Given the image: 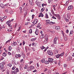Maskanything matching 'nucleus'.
<instances>
[{
  "label": "nucleus",
  "mask_w": 74,
  "mask_h": 74,
  "mask_svg": "<svg viewBox=\"0 0 74 74\" xmlns=\"http://www.w3.org/2000/svg\"><path fill=\"white\" fill-rule=\"evenodd\" d=\"M19 69L18 68H16L15 70L14 71H11V73H12L13 74H16L17 72H19Z\"/></svg>",
  "instance_id": "nucleus-1"
},
{
  "label": "nucleus",
  "mask_w": 74,
  "mask_h": 74,
  "mask_svg": "<svg viewBox=\"0 0 74 74\" xmlns=\"http://www.w3.org/2000/svg\"><path fill=\"white\" fill-rule=\"evenodd\" d=\"M47 53L49 55H50V56L53 55V52L51 50H48L47 51Z\"/></svg>",
  "instance_id": "nucleus-2"
},
{
  "label": "nucleus",
  "mask_w": 74,
  "mask_h": 74,
  "mask_svg": "<svg viewBox=\"0 0 74 74\" xmlns=\"http://www.w3.org/2000/svg\"><path fill=\"white\" fill-rule=\"evenodd\" d=\"M54 16H56V17H57L58 18L59 20H60V15L58 14H55L54 15Z\"/></svg>",
  "instance_id": "nucleus-3"
},
{
  "label": "nucleus",
  "mask_w": 74,
  "mask_h": 74,
  "mask_svg": "<svg viewBox=\"0 0 74 74\" xmlns=\"http://www.w3.org/2000/svg\"><path fill=\"white\" fill-rule=\"evenodd\" d=\"M73 8V5H70L69 6L68 8V10H72Z\"/></svg>",
  "instance_id": "nucleus-4"
},
{
  "label": "nucleus",
  "mask_w": 74,
  "mask_h": 74,
  "mask_svg": "<svg viewBox=\"0 0 74 74\" xmlns=\"http://www.w3.org/2000/svg\"><path fill=\"white\" fill-rule=\"evenodd\" d=\"M29 3L31 5H34V3H33V1L32 0H29Z\"/></svg>",
  "instance_id": "nucleus-5"
},
{
  "label": "nucleus",
  "mask_w": 74,
  "mask_h": 74,
  "mask_svg": "<svg viewBox=\"0 0 74 74\" xmlns=\"http://www.w3.org/2000/svg\"><path fill=\"white\" fill-rule=\"evenodd\" d=\"M4 68V65H3L2 63L0 64V68L1 70H2Z\"/></svg>",
  "instance_id": "nucleus-6"
},
{
  "label": "nucleus",
  "mask_w": 74,
  "mask_h": 74,
  "mask_svg": "<svg viewBox=\"0 0 74 74\" xmlns=\"http://www.w3.org/2000/svg\"><path fill=\"white\" fill-rule=\"evenodd\" d=\"M39 33V31L38 29H36V31L35 32V34L36 35H38Z\"/></svg>",
  "instance_id": "nucleus-7"
},
{
  "label": "nucleus",
  "mask_w": 74,
  "mask_h": 74,
  "mask_svg": "<svg viewBox=\"0 0 74 74\" xmlns=\"http://www.w3.org/2000/svg\"><path fill=\"white\" fill-rule=\"evenodd\" d=\"M57 41V38L56 37H55L54 40L53 42L55 44H57V42H56V41Z\"/></svg>",
  "instance_id": "nucleus-8"
},
{
  "label": "nucleus",
  "mask_w": 74,
  "mask_h": 74,
  "mask_svg": "<svg viewBox=\"0 0 74 74\" xmlns=\"http://www.w3.org/2000/svg\"><path fill=\"white\" fill-rule=\"evenodd\" d=\"M38 21V20H37V19H35L34 20V22H33V23L34 24V25H35V24H36V23H37Z\"/></svg>",
  "instance_id": "nucleus-9"
},
{
  "label": "nucleus",
  "mask_w": 74,
  "mask_h": 74,
  "mask_svg": "<svg viewBox=\"0 0 74 74\" xmlns=\"http://www.w3.org/2000/svg\"><path fill=\"white\" fill-rule=\"evenodd\" d=\"M29 70H33L34 69V66H31L29 67Z\"/></svg>",
  "instance_id": "nucleus-10"
},
{
  "label": "nucleus",
  "mask_w": 74,
  "mask_h": 74,
  "mask_svg": "<svg viewBox=\"0 0 74 74\" xmlns=\"http://www.w3.org/2000/svg\"><path fill=\"white\" fill-rule=\"evenodd\" d=\"M48 60V61L49 62H53V58H49Z\"/></svg>",
  "instance_id": "nucleus-11"
},
{
  "label": "nucleus",
  "mask_w": 74,
  "mask_h": 74,
  "mask_svg": "<svg viewBox=\"0 0 74 74\" xmlns=\"http://www.w3.org/2000/svg\"><path fill=\"white\" fill-rule=\"evenodd\" d=\"M43 17L44 16V15L42 14V13H40L39 14V15L38 16V17Z\"/></svg>",
  "instance_id": "nucleus-12"
},
{
  "label": "nucleus",
  "mask_w": 74,
  "mask_h": 74,
  "mask_svg": "<svg viewBox=\"0 0 74 74\" xmlns=\"http://www.w3.org/2000/svg\"><path fill=\"white\" fill-rule=\"evenodd\" d=\"M60 54H58L56 55V57L57 59H58V58H60Z\"/></svg>",
  "instance_id": "nucleus-13"
},
{
  "label": "nucleus",
  "mask_w": 74,
  "mask_h": 74,
  "mask_svg": "<svg viewBox=\"0 0 74 74\" xmlns=\"http://www.w3.org/2000/svg\"><path fill=\"white\" fill-rule=\"evenodd\" d=\"M55 29L56 30H59L60 29V28L59 26H56L55 27Z\"/></svg>",
  "instance_id": "nucleus-14"
},
{
  "label": "nucleus",
  "mask_w": 74,
  "mask_h": 74,
  "mask_svg": "<svg viewBox=\"0 0 74 74\" xmlns=\"http://www.w3.org/2000/svg\"><path fill=\"white\" fill-rule=\"evenodd\" d=\"M6 24L8 25L9 27H10V20L6 22Z\"/></svg>",
  "instance_id": "nucleus-15"
},
{
  "label": "nucleus",
  "mask_w": 74,
  "mask_h": 74,
  "mask_svg": "<svg viewBox=\"0 0 74 74\" xmlns=\"http://www.w3.org/2000/svg\"><path fill=\"white\" fill-rule=\"evenodd\" d=\"M36 39H37L36 38L31 39V41H35L36 40Z\"/></svg>",
  "instance_id": "nucleus-16"
},
{
  "label": "nucleus",
  "mask_w": 74,
  "mask_h": 74,
  "mask_svg": "<svg viewBox=\"0 0 74 74\" xmlns=\"http://www.w3.org/2000/svg\"><path fill=\"white\" fill-rule=\"evenodd\" d=\"M17 51L18 52H20V49L19 47H17Z\"/></svg>",
  "instance_id": "nucleus-17"
},
{
  "label": "nucleus",
  "mask_w": 74,
  "mask_h": 74,
  "mask_svg": "<svg viewBox=\"0 0 74 74\" xmlns=\"http://www.w3.org/2000/svg\"><path fill=\"white\" fill-rule=\"evenodd\" d=\"M64 52H63L62 53L60 54V56H63L64 55Z\"/></svg>",
  "instance_id": "nucleus-18"
},
{
  "label": "nucleus",
  "mask_w": 74,
  "mask_h": 74,
  "mask_svg": "<svg viewBox=\"0 0 74 74\" xmlns=\"http://www.w3.org/2000/svg\"><path fill=\"white\" fill-rule=\"evenodd\" d=\"M45 18H47V19H48V18H49V16H48V15L47 14V13L45 14Z\"/></svg>",
  "instance_id": "nucleus-19"
},
{
  "label": "nucleus",
  "mask_w": 74,
  "mask_h": 74,
  "mask_svg": "<svg viewBox=\"0 0 74 74\" xmlns=\"http://www.w3.org/2000/svg\"><path fill=\"white\" fill-rule=\"evenodd\" d=\"M64 66L65 69H66V68H67V65L66 64H64Z\"/></svg>",
  "instance_id": "nucleus-20"
},
{
  "label": "nucleus",
  "mask_w": 74,
  "mask_h": 74,
  "mask_svg": "<svg viewBox=\"0 0 74 74\" xmlns=\"http://www.w3.org/2000/svg\"><path fill=\"white\" fill-rule=\"evenodd\" d=\"M40 48H41V49L42 50V49H45V47H44L43 46H42L41 47H40Z\"/></svg>",
  "instance_id": "nucleus-21"
},
{
  "label": "nucleus",
  "mask_w": 74,
  "mask_h": 74,
  "mask_svg": "<svg viewBox=\"0 0 74 74\" xmlns=\"http://www.w3.org/2000/svg\"><path fill=\"white\" fill-rule=\"evenodd\" d=\"M13 44L14 45H17V43H16V42L14 41Z\"/></svg>",
  "instance_id": "nucleus-22"
},
{
  "label": "nucleus",
  "mask_w": 74,
  "mask_h": 74,
  "mask_svg": "<svg viewBox=\"0 0 74 74\" xmlns=\"http://www.w3.org/2000/svg\"><path fill=\"white\" fill-rule=\"evenodd\" d=\"M6 71V74H10V70L7 69Z\"/></svg>",
  "instance_id": "nucleus-23"
},
{
  "label": "nucleus",
  "mask_w": 74,
  "mask_h": 74,
  "mask_svg": "<svg viewBox=\"0 0 74 74\" xmlns=\"http://www.w3.org/2000/svg\"><path fill=\"white\" fill-rule=\"evenodd\" d=\"M46 21V23L48 24H49V22L50 23V22L49 21V20H47Z\"/></svg>",
  "instance_id": "nucleus-24"
},
{
  "label": "nucleus",
  "mask_w": 74,
  "mask_h": 74,
  "mask_svg": "<svg viewBox=\"0 0 74 74\" xmlns=\"http://www.w3.org/2000/svg\"><path fill=\"white\" fill-rule=\"evenodd\" d=\"M33 62V60H31L30 61V62H29L28 63L29 64H32V63Z\"/></svg>",
  "instance_id": "nucleus-25"
},
{
  "label": "nucleus",
  "mask_w": 74,
  "mask_h": 74,
  "mask_svg": "<svg viewBox=\"0 0 74 74\" xmlns=\"http://www.w3.org/2000/svg\"><path fill=\"white\" fill-rule=\"evenodd\" d=\"M2 55H3V56H6L7 54H6V53H5V52H4L2 54Z\"/></svg>",
  "instance_id": "nucleus-26"
},
{
  "label": "nucleus",
  "mask_w": 74,
  "mask_h": 74,
  "mask_svg": "<svg viewBox=\"0 0 74 74\" xmlns=\"http://www.w3.org/2000/svg\"><path fill=\"white\" fill-rule=\"evenodd\" d=\"M45 64H49V62L47 61H45Z\"/></svg>",
  "instance_id": "nucleus-27"
},
{
  "label": "nucleus",
  "mask_w": 74,
  "mask_h": 74,
  "mask_svg": "<svg viewBox=\"0 0 74 74\" xmlns=\"http://www.w3.org/2000/svg\"><path fill=\"white\" fill-rule=\"evenodd\" d=\"M1 63L4 65L5 63V60L3 61L2 62H1Z\"/></svg>",
  "instance_id": "nucleus-28"
},
{
  "label": "nucleus",
  "mask_w": 74,
  "mask_h": 74,
  "mask_svg": "<svg viewBox=\"0 0 74 74\" xmlns=\"http://www.w3.org/2000/svg\"><path fill=\"white\" fill-rule=\"evenodd\" d=\"M47 40H45V41L43 42V44H47Z\"/></svg>",
  "instance_id": "nucleus-29"
},
{
  "label": "nucleus",
  "mask_w": 74,
  "mask_h": 74,
  "mask_svg": "<svg viewBox=\"0 0 74 74\" xmlns=\"http://www.w3.org/2000/svg\"><path fill=\"white\" fill-rule=\"evenodd\" d=\"M48 3H49V4H50L51 3V2H52L53 0H48Z\"/></svg>",
  "instance_id": "nucleus-30"
},
{
  "label": "nucleus",
  "mask_w": 74,
  "mask_h": 74,
  "mask_svg": "<svg viewBox=\"0 0 74 74\" xmlns=\"http://www.w3.org/2000/svg\"><path fill=\"white\" fill-rule=\"evenodd\" d=\"M24 68L25 69H27V65H25L24 67Z\"/></svg>",
  "instance_id": "nucleus-31"
},
{
  "label": "nucleus",
  "mask_w": 74,
  "mask_h": 74,
  "mask_svg": "<svg viewBox=\"0 0 74 74\" xmlns=\"http://www.w3.org/2000/svg\"><path fill=\"white\" fill-rule=\"evenodd\" d=\"M41 62H42V63H44V62H45V59H43V60H40Z\"/></svg>",
  "instance_id": "nucleus-32"
},
{
  "label": "nucleus",
  "mask_w": 74,
  "mask_h": 74,
  "mask_svg": "<svg viewBox=\"0 0 74 74\" xmlns=\"http://www.w3.org/2000/svg\"><path fill=\"white\" fill-rule=\"evenodd\" d=\"M44 10H45V8H42L41 9V12H43V11H44Z\"/></svg>",
  "instance_id": "nucleus-33"
},
{
  "label": "nucleus",
  "mask_w": 74,
  "mask_h": 74,
  "mask_svg": "<svg viewBox=\"0 0 74 74\" xmlns=\"http://www.w3.org/2000/svg\"><path fill=\"white\" fill-rule=\"evenodd\" d=\"M3 4L2 3H1L0 4V7H2V8H3V7H2V5H3Z\"/></svg>",
  "instance_id": "nucleus-34"
},
{
  "label": "nucleus",
  "mask_w": 74,
  "mask_h": 74,
  "mask_svg": "<svg viewBox=\"0 0 74 74\" xmlns=\"http://www.w3.org/2000/svg\"><path fill=\"white\" fill-rule=\"evenodd\" d=\"M47 71H48V69H47V68H45L44 69V72Z\"/></svg>",
  "instance_id": "nucleus-35"
},
{
  "label": "nucleus",
  "mask_w": 74,
  "mask_h": 74,
  "mask_svg": "<svg viewBox=\"0 0 74 74\" xmlns=\"http://www.w3.org/2000/svg\"><path fill=\"white\" fill-rule=\"evenodd\" d=\"M37 27H41V25H40V23L38 24Z\"/></svg>",
  "instance_id": "nucleus-36"
},
{
  "label": "nucleus",
  "mask_w": 74,
  "mask_h": 74,
  "mask_svg": "<svg viewBox=\"0 0 74 74\" xmlns=\"http://www.w3.org/2000/svg\"><path fill=\"white\" fill-rule=\"evenodd\" d=\"M22 56L24 59V58H25V54H24V53H23Z\"/></svg>",
  "instance_id": "nucleus-37"
},
{
  "label": "nucleus",
  "mask_w": 74,
  "mask_h": 74,
  "mask_svg": "<svg viewBox=\"0 0 74 74\" xmlns=\"http://www.w3.org/2000/svg\"><path fill=\"white\" fill-rule=\"evenodd\" d=\"M67 17H69L70 16V14L69 13H68L67 14Z\"/></svg>",
  "instance_id": "nucleus-38"
},
{
  "label": "nucleus",
  "mask_w": 74,
  "mask_h": 74,
  "mask_svg": "<svg viewBox=\"0 0 74 74\" xmlns=\"http://www.w3.org/2000/svg\"><path fill=\"white\" fill-rule=\"evenodd\" d=\"M32 29H30L29 31V33H31V34H32Z\"/></svg>",
  "instance_id": "nucleus-39"
},
{
  "label": "nucleus",
  "mask_w": 74,
  "mask_h": 74,
  "mask_svg": "<svg viewBox=\"0 0 74 74\" xmlns=\"http://www.w3.org/2000/svg\"><path fill=\"white\" fill-rule=\"evenodd\" d=\"M51 13L53 15H55V13H54V12H53V10L51 11Z\"/></svg>",
  "instance_id": "nucleus-40"
},
{
  "label": "nucleus",
  "mask_w": 74,
  "mask_h": 74,
  "mask_svg": "<svg viewBox=\"0 0 74 74\" xmlns=\"http://www.w3.org/2000/svg\"><path fill=\"white\" fill-rule=\"evenodd\" d=\"M52 18L53 19H56V18L54 16H53L52 17Z\"/></svg>",
  "instance_id": "nucleus-41"
},
{
  "label": "nucleus",
  "mask_w": 74,
  "mask_h": 74,
  "mask_svg": "<svg viewBox=\"0 0 74 74\" xmlns=\"http://www.w3.org/2000/svg\"><path fill=\"white\" fill-rule=\"evenodd\" d=\"M50 23H51H51H49V25H51V24H55V23H53V22H52L51 21V22H50Z\"/></svg>",
  "instance_id": "nucleus-42"
},
{
  "label": "nucleus",
  "mask_w": 74,
  "mask_h": 74,
  "mask_svg": "<svg viewBox=\"0 0 74 74\" xmlns=\"http://www.w3.org/2000/svg\"><path fill=\"white\" fill-rule=\"evenodd\" d=\"M45 40H46L47 41V40H48V37L46 36L45 37Z\"/></svg>",
  "instance_id": "nucleus-43"
},
{
  "label": "nucleus",
  "mask_w": 74,
  "mask_h": 74,
  "mask_svg": "<svg viewBox=\"0 0 74 74\" xmlns=\"http://www.w3.org/2000/svg\"><path fill=\"white\" fill-rule=\"evenodd\" d=\"M45 5H46V4H44V3H43L42 4V7H44Z\"/></svg>",
  "instance_id": "nucleus-44"
},
{
  "label": "nucleus",
  "mask_w": 74,
  "mask_h": 74,
  "mask_svg": "<svg viewBox=\"0 0 74 74\" xmlns=\"http://www.w3.org/2000/svg\"><path fill=\"white\" fill-rule=\"evenodd\" d=\"M67 39V36L65 37L64 38V40H65V41H66Z\"/></svg>",
  "instance_id": "nucleus-45"
},
{
  "label": "nucleus",
  "mask_w": 74,
  "mask_h": 74,
  "mask_svg": "<svg viewBox=\"0 0 74 74\" xmlns=\"http://www.w3.org/2000/svg\"><path fill=\"white\" fill-rule=\"evenodd\" d=\"M72 57H70V56L69 57V60H71V59H72Z\"/></svg>",
  "instance_id": "nucleus-46"
},
{
  "label": "nucleus",
  "mask_w": 74,
  "mask_h": 74,
  "mask_svg": "<svg viewBox=\"0 0 74 74\" xmlns=\"http://www.w3.org/2000/svg\"><path fill=\"white\" fill-rule=\"evenodd\" d=\"M23 45H24L25 44V41H23Z\"/></svg>",
  "instance_id": "nucleus-47"
},
{
  "label": "nucleus",
  "mask_w": 74,
  "mask_h": 74,
  "mask_svg": "<svg viewBox=\"0 0 74 74\" xmlns=\"http://www.w3.org/2000/svg\"><path fill=\"white\" fill-rule=\"evenodd\" d=\"M21 55H20V54H18V58H21Z\"/></svg>",
  "instance_id": "nucleus-48"
},
{
  "label": "nucleus",
  "mask_w": 74,
  "mask_h": 74,
  "mask_svg": "<svg viewBox=\"0 0 74 74\" xmlns=\"http://www.w3.org/2000/svg\"><path fill=\"white\" fill-rule=\"evenodd\" d=\"M20 10V11H21L22 10V8L21 7H20L19 8Z\"/></svg>",
  "instance_id": "nucleus-49"
},
{
  "label": "nucleus",
  "mask_w": 74,
  "mask_h": 74,
  "mask_svg": "<svg viewBox=\"0 0 74 74\" xmlns=\"http://www.w3.org/2000/svg\"><path fill=\"white\" fill-rule=\"evenodd\" d=\"M15 57L16 58H18V54H16Z\"/></svg>",
  "instance_id": "nucleus-50"
},
{
  "label": "nucleus",
  "mask_w": 74,
  "mask_h": 74,
  "mask_svg": "<svg viewBox=\"0 0 74 74\" xmlns=\"http://www.w3.org/2000/svg\"><path fill=\"white\" fill-rule=\"evenodd\" d=\"M65 21H66V22H69V19H67V18H65Z\"/></svg>",
  "instance_id": "nucleus-51"
},
{
  "label": "nucleus",
  "mask_w": 74,
  "mask_h": 74,
  "mask_svg": "<svg viewBox=\"0 0 74 74\" xmlns=\"http://www.w3.org/2000/svg\"><path fill=\"white\" fill-rule=\"evenodd\" d=\"M8 3H6L5 5H4V6H8Z\"/></svg>",
  "instance_id": "nucleus-52"
},
{
  "label": "nucleus",
  "mask_w": 74,
  "mask_h": 74,
  "mask_svg": "<svg viewBox=\"0 0 74 74\" xmlns=\"http://www.w3.org/2000/svg\"><path fill=\"white\" fill-rule=\"evenodd\" d=\"M10 14H12V10L10 11Z\"/></svg>",
  "instance_id": "nucleus-53"
},
{
  "label": "nucleus",
  "mask_w": 74,
  "mask_h": 74,
  "mask_svg": "<svg viewBox=\"0 0 74 74\" xmlns=\"http://www.w3.org/2000/svg\"><path fill=\"white\" fill-rule=\"evenodd\" d=\"M3 18L5 19L6 18H7V16H5Z\"/></svg>",
  "instance_id": "nucleus-54"
},
{
  "label": "nucleus",
  "mask_w": 74,
  "mask_h": 74,
  "mask_svg": "<svg viewBox=\"0 0 74 74\" xmlns=\"http://www.w3.org/2000/svg\"><path fill=\"white\" fill-rule=\"evenodd\" d=\"M23 61V59H22L21 60L20 62L21 63H22V62Z\"/></svg>",
  "instance_id": "nucleus-55"
},
{
  "label": "nucleus",
  "mask_w": 74,
  "mask_h": 74,
  "mask_svg": "<svg viewBox=\"0 0 74 74\" xmlns=\"http://www.w3.org/2000/svg\"><path fill=\"white\" fill-rule=\"evenodd\" d=\"M70 1V0H69L68 1H66V4H68V3H69V1Z\"/></svg>",
  "instance_id": "nucleus-56"
},
{
  "label": "nucleus",
  "mask_w": 74,
  "mask_h": 74,
  "mask_svg": "<svg viewBox=\"0 0 74 74\" xmlns=\"http://www.w3.org/2000/svg\"><path fill=\"white\" fill-rule=\"evenodd\" d=\"M10 42V40H8V41H6L5 42L6 44H7L8 42Z\"/></svg>",
  "instance_id": "nucleus-57"
},
{
  "label": "nucleus",
  "mask_w": 74,
  "mask_h": 74,
  "mask_svg": "<svg viewBox=\"0 0 74 74\" xmlns=\"http://www.w3.org/2000/svg\"><path fill=\"white\" fill-rule=\"evenodd\" d=\"M66 33H69V30H68V29L66 31Z\"/></svg>",
  "instance_id": "nucleus-58"
},
{
  "label": "nucleus",
  "mask_w": 74,
  "mask_h": 74,
  "mask_svg": "<svg viewBox=\"0 0 74 74\" xmlns=\"http://www.w3.org/2000/svg\"><path fill=\"white\" fill-rule=\"evenodd\" d=\"M34 14L32 15V19L33 18H34Z\"/></svg>",
  "instance_id": "nucleus-59"
},
{
  "label": "nucleus",
  "mask_w": 74,
  "mask_h": 74,
  "mask_svg": "<svg viewBox=\"0 0 74 74\" xmlns=\"http://www.w3.org/2000/svg\"><path fill=\"white\" fill-rule=\"evenodd\" d=\"M36 71H37V70H35L34 71H33V73H35V72H36Z\"/></svg>",
  "instance_id": "nucleus-60"
},
{
  "label": "nucleus",
  "mask_w": 74,
  "mask_h": 74,
  "mask_svg": "<svg viewBox=\"0 0 74 74\" xmlns=\"http://www.w3.org/2000/svg\"><path fill=\"white\" fill-rule=\"evenodd\" d=\"M4 18H2L1 19V21H4Z\"/></svg>",
  "instance_id": "nucleus-61"
},
{
  "label": "nucleus",
  "mask_w": 74,
  "mask_h": 74,
  "mask_svg": "<svg viewBox=\"0 0 74 74\" xmlns=\"http://www.w3.org/2000/svg\"><path fill=\"white\" fill-rule=\"evenodd\" d=\"M47 32H51V31L49 29H47Z\"/></svg>",
  "instance_id": "nucleus-62"
},
{
  "label": "nucleus",
  "mask_w": 74,
  "mask_h": 74,
  "mask_svg": "<svg viewBox=\"0 0 74 74\" xmlns=\"http://www.w3.org/2000/svg\"><path fill=\"white\" fill-rule=\"evenodd\" d=\"M17 26V24L16 23L15 24V27H16V26Z\"/></svg>",
  "instance_id": "nucleus-63"
},
{
  "label": "nucleus",
  "mask_w": 74,
  "mask_h": 74,
  "mask_svg": "<svg viewBox=\"0 0 74 74\" xmlns=\"http://www.w3.org/2000/svg\"><path fill=\"white\" fill-rule=\"evenodd\" d=\"M37 67H39V64H38V63H37Z\"/></svg>",
  "instance_id": "nucleus-64"
}]
</instances>
